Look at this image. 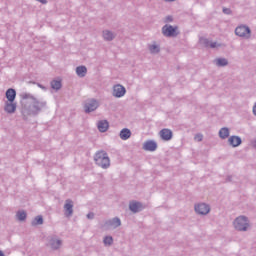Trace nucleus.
I'll use <instances>...</instances> for the list:
<instances>
[{"label": "nucleus", "mask_w": 256, "mask_h": 256, "mask_svg": "<svg viewBox=\"0 0 256 256\" xmlns=\"http://www.w3.org/2000/svg\"><path fill=\"white\" fill-rule=\"evenodd\" d=\"M235 35L249 39L251 37V28L249 26L240 25L235 29Z\"/></svg>", "instance_id": "5"}, {"label": "nucleus", "mask_w": 256, "mask_h": 256, "mask_svg": "<svg viewBox=\"0 0 256 256\" xmlns=\"http://www.w3.org/2000/svg\"><path fill=\"white\" fill-rule=\"evenodd\" d=\"M119 136H120V139H122V141H127V139L131 138V130L128 128H123L120 131Z\"/></svg>", "instance_id": "21"}, {"label": "nucleus", "mask_w": 256, "mask_h": 256, "mask_svg": "<svg viewBox=\"0 0 256 256\" xmlns=\"http://www.w3.org/2000/svg\"><path fill=\"white\" fill-rule=\"evenodd\" d=\"M94 161L98 167L101 169H109L111 167V159H109V154L104 150H99L94 155Z\"/></svg>", "instance_id": "2"}, {"label": "nucleus", "mask_w": 256, "mask_h": 256, "mask_svg": "<svg viewBox=\"0 0 256 256\" xmlns=\"http://www.w3.org/2000/svg\"><path fill=\"white\" fill-rule=\"evenodd\" d=\"M195 140H196V141H203V135H202V134H197V135L195 136Z\"/></svg>", "instance_id": "34"}, {"label": "nucleus", "mask_w": 256, "mask_h": 256, "mask_svg": "<svg viewBox=\"0 0 256 256\" xmlns=\"http://www.w3.org/2000/svg\"><path fill=\"white\" fill-rule=\"evenodd\" d=\"M48 247L53 249V251H57L61 249V245H63V241L61 239H58L55 236L48 237Z\"/></svg>", "instance_id": "7"}, {"label": "nucleus", "mask_w": 256, "mask_h": 256, "mask_svg": "<svg viewBox=\"0 0 256 256\" xmlns=\"http://www.w3.org/2000/svg\"><path fill=\"white\" fill-rule=\"evenodd\" d=\"M97 128L100 133H107V131H109V121L99 120L97 122Z\"/></svg>", "instance_id": "15"}, {"label": "nucleus", "mask_w": 256, "mask_h": 256, "mask_svg": "<svg viewBox=\"0 0 256 256\" xmlns=\"http://www.w3.org/2000/svg\"><path fill=\"white\" fill-rule=\"evenodd\" d=\"M16 217L18 219V221H25V219H27V212L25 211H18L16 213Z\"/></svg>", "instance_id": "27"}, {"label": "nucleus", "mask_w": 256, "mask_h": 256, "mask_svg": "<svg viewBox=\"0 0 256 256\" xmlns=\"http://www.w3.org/2000/svg\"><path fill=\"white\" fill-rule=\"evenodd\" d=\"M125 93H127V89L125 86L121 84L114 85L112 95L117 99H121V97H125Z\"/></svg>", "instance_id": "8"}, {"label": "nucleus", "mask_w": 256, "mask_h": 256, "mask_svg": "<svg viewBox=\"0 0 256 256\" xmlns=\"http://www.w3.org/2000/svg\"><path fill=\"white\" fill-rule=\"evenodd\" d=\"M234 227L237 231H247L249 229V218L239 216L234 220Z\"/></svg>", "instance_id": "3"}, {"label": "nucleus", "mask_w": 256, "mask_h": 256, "mask_svg": "<svg viewBox=\"0 0 256 256\" xmlns=\"http://www.w3.org/2000/svg\"><path fill=\"white\" fill-rule=\"evenodd\" d=\"M64 211L66 217H73V201L71 199H67L64 204Z\"/></svg>", "instance_id": "12"}, {"label": "nucleus", "mask_w": 256, "mask_h": 256, "mask_svg": "<svg viewBox=\"0 0 256 256\" xmlns=\"http://www.w3.org/2000/svg\"><path fill=\"white\" fill-rule=\"evenodd\" d=\"M4 110L6 113H13L14 111H17V103L15 102H6Z\"/></svg>", "instance_id": "19"}, {"label": "nucleus", "mask_w": 256, "mask_h": 256, "mask_svg": "<svg viewBox=\"0 0 256 256\" xmlns=\"http://www.w3.org/2000/svg\"><path fill=\"white\" fill-rule=\"evenodd\" d=\"M104 41H113L115 37H117V34L111 32L110 30H104L102 32Z\"/></svg>", "instance_id": "20"}, {"label": "nucleus", "mask_w": 256, "mask_h": 256, "mask_svg": "<svg viewBox=\"0 0 256 256\" xmlns=\"http://www.w3.org/2000/svg\"><path fill=\"white\" fill-rule=\"evenodd\" d=\"M76 74L78 75V77H85V75H87V67L86 66L76 67Z\"/></svg>", "instance_id": "23"}, {"label": "nucleus", "mask_w": 256, "mask_h": 256, "mask_svg": "<svg viewBox=\"0 0 256 256\" xmlns=\"http://www.w3.org/2000/svg\"><path fill=\"white\" fill-rule=\"evenodd\" d=\"M199 43L200 45H202V47H210L211 45V41H209V39L205 38V37H200L199 38Z\"/></svg>", "instance_id": "26"}, {"label": "nucleus", "mask_w": 256, "mask_h": 256, "mask_svg": "<svg viewBox=\"0 0 256 256\" xmlns=\"http://www.w3.org/2000/svg\"><path fill=\"white\" fill-rule=\"evenodd\" d=\"M0 256H5V254L1 250H0Z\"/></svg>", "instance_id": "39"}, {"label": "nucleus", "mask_w": 256, "mask_h": 256, "mask_svg": "<svg viewBox=\"0 0 256 256\" xmlns=\"http://www.w3.org/2000/svg\"><path fill=\"white\" fill-rule=\"evenodd\" d=\"M164 23H173V16L171 15L166 16Z\"/></svg>", "instance_id": "31"}, {"label": "nucleus", "mask_w": 256, "mask_h": 256, "mask_svg": "<svg viewBox=\"0 0 256 256\" xmlns=\"http://www.w3.org/2000/svg\"><path fill=\"white\" fill-rule=\"evenodd\" d=\"M253 114L256 115V103H255V105L253 106Z\"/></svg>", "instance_id": "37"}, {"label": "nucleus", "mask_w": 256, "mask_h": 256, "mask_svg": "<svg viewBox=\"0 0 256 256\" xmlns=\"http://www.w3.org/2000/svg\"><path fill=\"white\" fill-rule=\"evenodd\" d=\"M231 181H233V176H227L226 177V183H231Z\"/></svg>", "instance_id": "35"}, {"label": "nucleus", "mask_w": 256, "mask_h": 256, "mask_svg": "<svg viewBox=\"0 0 256 256\" xmlns=\"http://www.w3.org/2000/svg\"><path fill=\"white\" fill-rule=\"evenodd\" d=\"M86 217H87V219H90V220H91V219H95V213L90 212V213L87 214Z\"/></svg>", "instance_id": "33"}, {"label": "nucleus", "mask_w": 256, "mask_h": 256, "mask_svg": "<svg viewBox=\"0 0 256 256\" xmlns=\"http://www.w3.org/2000/svg\"><path fill=\"white\" fill-rule=\"evenodd\" d=\"M104 225L105 227H112L113 229H117V227H121V219L119 217H114L110 220H107Z\"/></svg>", "instance_id": "11"}, {"label": "nucleus", "mask_w": 256, "mask_h": 256, "mask_svg": "<svg viewBox=\"0 0 256 256\" xmlns=\"http://www.w3.org/2000/svg\"><path fill=\"white\" fill-rule=\"evenodd\" d=\"M211 49H215L216 47H221V44H217V42H210V46Z\"/></svg>", "instance_id": "32"}, {"label": "nucleus", "mask_w": 256, "mask_h": 256, "mask_svg": "<svg viewBox=\"0 0 256 256\" xmlns=\"http://www.w3.org/2000/svg\"><path fill=\"white\" fill-rule=\"evenodd\" d=\"M160 137L163 141H171L173 139V131L164 128L160 131Z\"/></svg>", "instance_id": "14"}, {"label": "nucleus", "mask_w": 256, "mask_h": 256, "mask_svg": "<svg viewBox=\"0 0 256 256\" xmlns=\"http://www.w3.org/2000/svg\"><path fill=\"white\" fill-rule=\"evenodd\" d=\"M37 225H43V216L38 215L32 221V226L35 227Z\"/></svg>", "instance_id": "25"}, {"label": "nucleus", "mask_w": 256, "mask_h": 256, "mask_svg": "<svg viewBox=\"0 0 256 256\" xmlns=\"http://www.w3.org/2000/svg\"><path fill=\"white\" fill-rule=\"evenodd\" d=\"M194 209L198 215H208L209 211H211V207L206 203L197 204Z\"/></svg>", "instance_id": "9"}, {"label": "nucleus", "mask_w": 256, "mask_h": 256, "mask_svg": "<svg viewBox=\"0 0 256 256\" xmlns=\"http://www.w3.org/2000/svg\"><path fill=\"white\" fill-rule=\"evenodd\" d=\"M162 35L164 37H177L179 35V27L166 24L162 27Z\"/></svg>", "instance_id": "4"}, {"label": "nucleus", "mask_w": 256, "mask_h": 256, "mask_svg": "<svg viewBox=\"0 0 256 256\" xmlns=\"http://www.w3.org/2000/svg\"><path fill=\"white\" fill-rule=\"evenodd\" d=\"M17 97V91L13 88H9L6 91V99H8V102L13 103L15 102V98Z\"/></svg>", "instance_id": "18"}, {"label": "nucleus", "mask_w": 256, "mask_h": 256, "mask_svg": "<svg viewBox=\"0 0 256 256\" xmlns=\"http://www.w3.org/2000/svg\"><path fill=\"white\" fill-rule=\"evenodd\" d=\"M214 64L216 67H227L229 65V60L226 58H216Z\"/></svg>", "instance_id": "22"}, {"label": "nucleus", "mask_w": 256, "mask_h": 256, "mask_svg": "<svg viewBox=\"0 0 256 256\" xmlns=\"http://www.w3.org/2000/svg\"><path fill=\"white\" fill-rule=\"evenodd\" d=\"M103 243H104V245L111 246V244L113 243V237L112 236H105L104 239H103Z\"/></svg>", "instance_id": "29"}, {"label": "nucleus", "mask_w": 256, "mask_h": 256, "mask_svg": "<svg viewBox=\"0 0 256 256\" xmlns=\"http://www.w3.org/2000/svg\"><path fill=\"white\" fill-rule=\"evenodd\" d=\"M38 87H40V89H45V86L38 84Z\"/></svg>", "instance_id": "38"}, {"label": "nucleus", "mask_w": 256, "mask_h": 256, "mask_svg": "<svg viewBox=\"0 0 256 256\" xmlns=\"http://www.w3.org/2000/svg\"><path fill=\"white\" fill-rule=\"evenodd\" d=\"M252 147L256 149V139L252 141Z\"/></svg>", "instance_id": "36"}, {"label": "nucleus", "mask_w": 256, "mask_h": 256, "mask_svg": "<svg viewBox=\"0 0 256 256\" xmlns=\"http://www.w3.org/2000/svg\"><path fill=\"white\" fill-rule=\"evenodd\" d=\"M220 139H227L229 137V128L223 127L219 130Z\"/></svg>", "instance_id": "24"}, {"label": "nucleus", "mask_w": 256, "mask_h": 256, "mask_svg": "<svg viewBox=\"0 0 256 256\" xmlns=\"http://www.w3.org/2000/svg\"><path fill=\"white\" fill-rule=\"evenodd\" d=\"M224 15H232L233 11L230 8H223L222 9Z\"/></svg>", "instance_id": "30"}, {"label": "nucleus", "mask_w": 256, "mask_h": 256, "mask_svg": "<svg viewBox=\"0 0 256 256\" xmlns=\"http://www.w3.org/2000/svg\"><path fill=\"white\" fill-rule=\"evenodd\" d=\"M228 143L229 145H231V147H239V145L243 143V140L239 136H230L228 139Z\"/></svg>", "instance_id": "16"}, {"label": "nucleus", "mask_w": 256, "mask_h": 256, "mask_svg": "<svg viewBox=\"0 0 256 256\" xmlns=\"http://www.w3.org/2000/svg\"><path fill=\"white\" fill-rule=\"evenodd\" d=\"M148 49L151 55H157L158 53H161V46L157 44V42H153L152 44H149Z\"/></svg>", "instance_id": "17"}, {"label": "nucleus", "mask_w": 256, "mask_h": 256, "mask_svg": "<svg viewBox=\"0 0 256 256\" xmlns=\"http://www.w3.org/2000/svg\"><path fill=\"white\" fill-rule=\"evenodd\" d=\"M143 209H145V206H143V203L139 201H131L129 203V210L132 213H141Z\"/></svg>", "instance_id": "10"}, {"label": "nucleus", "mask_w": 256, "mask_h": 256, "mask_svg": "<svg viewBox=\"0 0 256 256\" xmlns=\"http://www.w3.org/2000/svg\"><path fill=\"white\" fill-rule=\"evenodd\" d=\"M142 149L144 151H157V142L153 141V140H148L146 142H144Z\"/></svg>", "instance_id": "13"}, {"label": "nucleus", "mask_w": 256, "mask_h": 256, "mask_svg": "<svg viewBox=\"0 0 256 256\" xmlns=\"http://www.w3.org/2000/svg\"><path fill=\"white\" fill-rule=\"evenodd\" d=\"M22 114L24 117L27 115H39L42 109H47V101L43 99H37L31 93H22Z\"/></svg>", "instance_id": "1"}, {"label": "nucleus", "mask_w": 256, "mask_h": 256, "mask_svg": "<svg viewBox=\"0 0 256 256\" xmlns=\"http://www.w3.org/2000/svg\"><path fill=\"white\" fill-rule=\"evenodd\" d=\"M99 109V101L95 99L88 100L84 105L85 113H93V111H97Z\"/></svg>", "instance_id": "6"}, {"label": "nucleus", "mask_w": 256, "mask_h": 256, "mask_svg": "<svg viewBox=\"0 0 256 256\" xmlns=\"http://www.w3.org/2000/svg\"><path fill=\"white\" fill-rule=\"evenodd\" d=\"M51 87H52V89H54L55 91H59V89H61V87H62L61 81H59V80H53V81L51 82Z\"/></svg>", "instance_id": "28"}]
</instances>
